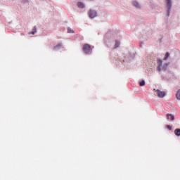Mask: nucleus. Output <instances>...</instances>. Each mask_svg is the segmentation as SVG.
I'll return each instance as SVG.
<instances>
[{
  "instance_id": "obj_1",
  "label": "nucleus",
  "mask_w": 180,
  "mask_h": 180,
  "mask_svg": "<svg viewBox=\"0 0 180 180\" xmlns=\"http://www.w3.org/2000/svg\"><path fill=\"white\" fill-rule=\"evenodd\" d=\"M158 64V71H165L168 67V63L162 64V60L160 59H158L157 61Z\"/></svg>"
},
{
  "instance_id": "obj_2",
  "label": "nucleus",
  "mask_w": 180,
  "mask_h": 180,
  "mask_svg": "<svg viewBox=\"0 0 180 180\" xmlns=\"http://www.w3.org/2000/svg\"><path fill=\"white\" fill-rule=\"evenodd\" d=\"M83 51L85 54H91L92 53V49H91V45L86 44L83 46Z\"/></svg>"
},
{
  "instance_id": "obj_3",
  "label": "nucleus",
  "mask_w": 180,
  "mask_h": 180,
  "mask_svg": "<svg viewBox=\"0 0 180 180\" xmlns=\"http://www.w3.org/2000/svg\"><path fill=\"white\" fill-rule=\"evenodd\" d=\"M155 91V95L158 96V98H164L165 96V91H160V89H154Z\"/></svg>"
},
{
  "instance_id": "obj_4",
  "label": "nucleus",
  "mask_w": 180,
  "mask_h": 180,
  "mask_svg": "<svg viewBox=\"0 0 180 180\" xmlns=\"http://www.w3.org/2000/svg\"><path fill=\"white\" fill-rule=\"evenodd\" d=\"M167 6L168 8L167 15L169 16V12L171 11V8L172 6V4L171 3V0H166Z\"/></svg>"
},
{
  "instance_id": "obj_5",
  "label": "nucleus",
  "mask_w": 180,
  "mask_h": 180,
  "mask_svg": "<svg viewBox=\"0 0 180 180\" xmlns=\"http://www.w3.org/2000/svg\"><path fill=\"white\" fill-rule=\"evenodd\" d=\"M89 16L91 19H94V18H95L96 16V11L90 10L89 12Z\"/></svg>"
},
{
  "instance_id": "obj_6",
  "label": "nucleus",
  "mask_w": 180,
  "mask_h": 180,
  "mask_svg": "<svg viewBox=\"0 0 180 180\" xmlns=\"http://www.w3.org/2000/svg\"><path fill=\"white\" fill-rule=\"evenodd\" d=\"M167 119L170 120H174L175 119V117L171 114H167Z\"/></svg>"
},
{
  "instance_id": "obj_7",
  "label": "nucleus",
  "mask_w": 180,
  "mask_h": 180,
  "mask_svg": "<svg viewBox=\"0 0 180 180\" xmlns=\"http://www.w3.org/2000/svg\"><path fill=\"white\" fill-rule=\"evenodd\" d=\"M78 8H85V4L82 2H77Z\"/></svg>"
},
{
  "instance_id": "obj_8",
  "label": "nucleus",
  "mask_w": 180,
  "mask_h": 180,
  "mask_svg": "<svg viewBox=\"0 0 180 180\" xmlns=\"http://www.w3.org/2000/svg\"><path fill=\"white\" fill-rule=\"evenodd\" d=\"M174 134H176V136H180V129H176L174 130Z\"/></svg>"
},
{
  "instance_id": "obj_9",
  "label": "nucleus",
  "mask_w": 180,
  "mask_h": 180,
  "mask_svg": "<svg viewBox=\"0 0 180 180\" xmlns=\"http://www.w3.org/2000/svg\"><path fill=\"white\" fill-rule=\"evenodd\" d=\"M61 46H62L61 44H58V45L55 46L53 49L54 50H58V49H61Z\"/></svg>"
},
{
  "instance_id": "obj_10",
  "label": "nucleus",
  "mask_w": 180,
  "mask_h": 180,
  "mask_svg": "<svg viewBox=\"0 0 180 180\" xmlns=\"http://www.w3.org/2000/svg\"><path fill=\"white\" fill-rule=\"evenodd\" d=\"M133 4H134V6H135L136 8H140V4H139V2L134 1Z\"/></svg>"
},
{
  "instance_id": "obj_11",
  "label": "nucleus",
  "mask_w": 180,
  "mask_h": 180,
  "mask_svg": "<svg viewBox=\"0 0 180 180\" xmlns=\"http://www.w3.org/2000/svg\"><path fill=\"white\" fill-rule=\"evenodd\" d=\"M120 46V42L119 41H115V49H117Z\"/></svg>"
},
{
  "instance_id": "obj_12",
  "label": "nucleus",
  "mask_w": 180,
  "mask_h": 180,
  "mask_svg": "<svg viewBox=\"0 0 180 180\" xmlns=\"http://www.w3.org/2000/svg\"><path fill=\"white\" fill-rule=\"evenodd\" d=\"M169 58V53H166L165 56V58H164V60H168V58Z\"/></svg>"
},
{
  "instance_id": "obj_13",
  "label": "nucleus",
  "mask_w": 180,
  "mask_h": 180,
  "mask_svg": "<svg viewBox=\"0 0 180 180\" xmlns=\"http://www.w3.org/2000/svg\"><path fill=\"white\" fill-rule=\"evenodd\" d=\"M140 86H144L146 85V82L144 80H142L139 82Z\"/></svg>"
},
{
  "instance_id": "obj_14",
  "label": "nucleus",
  "mask_w": 180,
  "mask_h": 180,
  "mask_svg": "<svg viewBox=\"0 0 180 180\" xmlns=\"http://www.w3.org/2000/svg\"><path fill=\"white\" fill-rule=\"evenodd\" d=\"M36 27H34V29H33V31L31 32H29V34H36Z\"/></svg>"
},
{
  "instance_id": "obj_15",
  "label": "nucleus",
  "mask_w": 180,
  "mask_h": 180,
  "mask_svg": "<svg viewBox=\"0 0 180 180\" xmlns=\"http://www.w3.org/2000/svg\"><path fill=\"white\" fill-rule=\"evenodd\" d=\"M177 99H180V90H179L176 94Z\"/></svg>"
},
{
  "instance_id": "obj_16",
  "label": "nucleus",
  "mask_w": 180,
  "mask_h": 180,
  "mask_svg": "<svg viewBox=\"0 0 180 180\" xmlns=\"http://www.w3.org/2000/svg\"><path fill=\"white\" fill-rule=\"evenodd\" d=\"M68 33H74V30H72V29H71V28H68Z\"/></svg>"
},
{
  "instance_id": "obj_17",
  "label": "nucleus",
  "mask_w": 180,
  "mask_h": 180,
  "mask_svg": "<svg viewBox=\"0 0 180 180\" xmlns=\"http://www.w3.org/2000/svg\"><path fill=\"white\" fill-rule=\"evenodd\" d=\"M167 128L168 129V130H172V127H171V126H169V125H167Z\"/></svg>"
}]
</instances>
